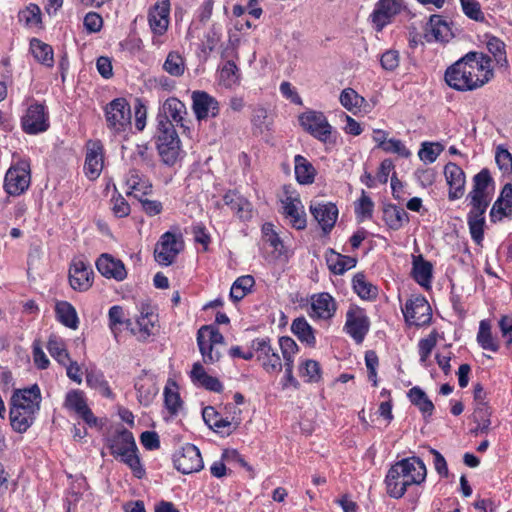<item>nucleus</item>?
Here are the masks:
<instances>
[{
    "instance_id": "obj_1",
    "label": "nucleus",
    "mask_w": 512,
    "mask_h": 512,
    "mask_svg": "<svg viewBox=\"0 0 512 512\" xmlns=\"http://www.w3.org/2000/svg\"><path fill=\"white\" fill-rule=\"evenodd\" d=\"M493 77L491 58L482 52H469L445 71L447 85L467 92L482 87Z\"/></svg>"
},
{
    "instance_id": "obj_2",
    "label": "nucleus",
    "mask_w": 512,
    "mask_h": 512,
    "mask_svg": "<svg viewBox=\"0 0 512 512\" xmlns=\"http://www.w3.org/2000/svg\"><path fill=\"white\" fill-rule=\"evenodd\" d=\"M426 475V466L420 458L402 459L396 462L386 475L387 493L390 497L399 499L404 496L409 486L424 482Z\"/></svg>"
},
{
    "instance_id": "obj_3",
    "label": "nucleus",
    "mask_w": 512,
    "mask_h": 512,
    "mask_svg": "<svg viewBox=\"0 0 512 512\" xmlns=\"http://www.w3.org/2000/svg\"><path fill=\"white\" fill-rule=\"evenodd\" d=\"M155 142L162 161L174 165L181 152V142L172 122L157 120Z\"/></svg>"
},
{
    "instance_id": "obj_4",
    "label": "nucleus",
    "mask_w": 512,
    "mask_h": 512,
    "mask_svg": "<svg viewBox=\"0 0 512 512\" xmlns=\"http://www.w3.org/2000/svg\"><path fill=\"white\" fill-rule=\"evenodd\" d=\"M301 127L324 144L336 143V132L323 112L308 110L299 115Z\"/></svg>"
},
{
    "instance_id": "obj_5",
    "label": "nucleus",
    "mask_w": 512,
    "mask_h": 512,
    "mask_svg": "<svg viewBox=\"0 0 512 512\" xmlns=\"http://www.w3.org/2000/svg\"><path fill=\"white\" fill-rule=\"evenodd\" d=\"M104 114L113 135L124 133L131 126L132 112L126 98H114L105 106Z\"/></svg>"
},
{
    "instance_id": "obj_6",
    "label": "nucleus",
    "mask_w": 512,
    "mask_h": 512,
    "mask_svg": "<svg viewBox=\"0 0 512 512\" xmlns=\"http://www.w3.org/2000/svg\"><path fill=\"white\" fill-rule=\"evenodd\" d=\"M223 343V335L212 325L202 326L197 332V344L205 363L219 361L221 352L217 346L223 345Z\"/></svg>"
},
{
    "instance_id": "obj_7",
    "label": "nucleus",
    "mask_w": 512,
    "mask_h": 512,
    "mask_svg": "<svg viewBox=\"0 0 512 512\" xmlns=\"http://www.w3.org/2000/svg\"><path fill=\"white\" fill-rule=\"evenodd\" d=\"M30 182V164L21 160L12 165L6 172L4 189L9 195L19 196L29 188Z\"/></svg>"
},
{
    "instance_id": "obj_8",
    "label": "nucleus",
    "mask_w": 512,
    "mask_h": 512,
    "mask_svg": "<svg viewBox=\"0 0 512 512\" xmlns=\"http://www.w3.org/2000/svg\"><path fill=\"white\" fill-rule=\"evenodd\" d=\"M183 248L184 243L181 236H177L171 232H165L155 246V260L162 266H169L174 263Z\"/></svg>"
},
{
    "instance_id": "obj_9",
    "label": "nucleus",
    "mask_w": 512,
    "mask_h": 512,
    "mask_svg": "<svg viewBox=\"0 0 512 512\" xmlns=\"http://www.w3.org/2000/svg\"><path fill=\"white\" fill-rule=\"evenodd\" d=\"M370 328V320L364 309L351 306L346 313L344 331L357 343L363 342Z\"/></svg>"
},
{
    "instance_id": "obj_10",
    "label": "nucleus",
    "mask_w": 512,
    "mask_h": 512,
    "mask_svg": "<svg viewBox=\"0 0 512 512\" xmlns=\"http://www.w3.org/2000/svg\"><path fill=\"white\" fill-rule=\"evenodd\" d=\"M252 350L255 351L258 361L268 373H276L282 370V363L279 354L272 348L267 338H257L252 341Z\"/></svg>"
},
{
    "instance_id": "obj_11",
    "label": "nucleus",
    "mask_w": 512,
    "mask_h": 512,
    "mask_svg": "<svg viewBox=\"0 0 512 512\" xmlns=\"http://www.w3.org/2000/svg\"><path fill=\"white\" fill-rule=\"evenodd\" d=\"M402 312L405 321L410 325L423 326L429 324L432 318L431 307L422 296L409 299Z\"/></svg>"
},
{
    "instance_id": "obj_12",
    "label": "nucleus",
    "mask_w": 512,
    "mask_h": 512,
    "mask_svg": "<svg viewBox=\"0 0 512 512\" xmlns=\"http://www.w3.org/2000/svg\"><path fill=\"white\" fill-rule=\"evenodd\" d=\"M174 466L183 474L198 472L203 468L199 449L193 444H186L174 455Z\"/></svg>"
},
{
    "instance_id": "obj_13",
    "label": "nucleus",
    "mask_w": 512,
    "mask_h": 512,
    "mask_svg": "<svg viewBox=\"0 0 512 512\" xmlns=\"http://www.w3.org/2000/svg\"><path fill=\"white\" fill-rule=\"evenodd\" d=\"M130 331L142 341L156 335L159 331L158 315L149 306H143L135 323L132 322Z\"/></svg>"
},
{
    "instance_id": "obj_14",
    "label": "nucleus",
    "mask_w": 512,
    "mask_h": 512,
    "mask_svg": "<svg viewBox=\"0 0 512 512\" xmlns=\"http://www.w3.org/2000/svg\"><path fill=\"white\" fill-rule=\"evenodd\" d=\"M93 270L89 263L81 258H74L69 268V283L76 291H87L93 284Z\"/></svg>"
},
{
    "instance_id": "obj_15",
    "label": "nucleus",
    "mask_w": 512,
    "mask_h": 512,
    "mask_svg": "<svg viewBox=\"0 0 512 512\" xmlns=\"http://www.w3.org/2000/svg\"><path fill=\"white\" fill-rule=\"evenodd\" d=\"M64 407L77 414L90 427L97 425V418L89 408L83 391L74 389L67 392Z\"/></svg>"
},
{
    "instance_id": "obj_16",
    "label": "nucleus",
    "mask_w": 512,
    "mask_h": 512,
    "mask_svg": "<svg viewBox=\"0 0 512 512\" xmlns=\"http://www.w3.org/2000/svg\"><path fill=\"white\" fill-rule=\"evenodd\" d=\"M104 165V147L100 140H88L86 143V157L84 170L86 176L91 179H97Z\"/></svg>"
},
{
    "instance_id": "obj_17",
    "label": "nucleus",
    "mask_w": 512,
    "mask_h": 512,
    "mask_svg": "<svg viewBox=\"0 0 512 512\" xmlns=\"http://www.w3.org/2000/svg\"><path fill=\"white\" fill-rule=\"evenodd\" d=\"M337 311L335 299L327 292L313 294L310 299L309 316L312 319L328 321Z\"/></svg>"
},
{
    "instance_id": "obj_18",
    "label": "nucleus",
    "mask_w": 512,
    "mask_h": 512,
    "mask_svg": "<svg viewBox=\"0 0 512 512\" xmlns=\"http://www.w3.org/2000/svg\"><path fill=\"white\" fill-rule=\"evenodd\" d=\"M48 117L42 104L29 106L22 118V128L28 134H37L48 129Z\"/></svg>"
},
{
    "instance_id": "obj_19",
    "label": "nucleus",
    "mask_w": 512,
    "mask_h": 512,
    "mask_svg": "<svg viewBox=\"0 0 512 512\" xmlns=\"http://www.w3.org/2000/svg\"><path fill=\"white\" fill-rule=\"evenodd\" d=\"M186 116V106L179 98H166L159 110L156 120L172 122L175 127L180 126L185 128L184 122Z\"/></svg>"
},
{
    "instance_id": "obj_20",
    "label": "nucleus",
    "mask_w": 512,
    "mask_h": 512,
    "mask_svg": "<svg viewBox=\"0 0 512 512\" xmlns=\"http://www.w3.org/2000/svg\"><path fill=\"white\" fill-rule=\"evenodd\" d=\"M400 11L401 3L398 0H379L371 14L375 29L381 31Z\"/></svg>"
},
{
    "instance_id": "obj_21",
    "label": "nucleus",
    "mask_w": 512,
    "mask_h": 512,
    "mask_svg": "<svg viewBox=\"0 0 512 512\" xmlns=\"http://www.w3.org/2000/svg\"><path fill=\"white\" fill-rule=\"evenodd\" d=\"M310 212L324 234H328L335 226L338 218V208L335 204L314 202L310 205Z\"/></svg>"
},
{
    "instance_id": "obj_22",
    "label": "nucleus",
    "mask_w": 512,
    "mask_h": 512,
    "mask_svg": "<svg viewBox=\"0 0 512 512\" xmlns=\"http://www.w3.org/2000/svg\"><path fill=\"white\" fill-rule=\"evenodd\" d=\"M444 175L449 186V200L460 199L465 192L466 180L464 171L457 164L449 162L444 167Z\"/></svg>"
},
{
    "instance_id": "obj_23",
    "label": "nucleus",
    "mask_w": 512,
    "mask_h": 512,
    "mask_svg": "<svg viewBox=\"0 0 512 512\" xmlns=\"http://www.w3.org/2000/svg\"><path fill=\"white\" fill-rule=\"evenodd\" d=\"M170 2L159 0L150 9L148 21L152 32L155 35H164L169 26Z\"/></svg>"
},
{
    "instance_id": "obj_24",
    "label": "nucleus",
    "mask_w": 512,
    "mask_h": 512,
    "mask_svg": "<svg viewBox=\"0 0 512 512\" xmlns=\"http://www.w3.org/2000/svg\"><path fill=\"white\" fill-rule=\"evenodd\" d=\"M96 267L99 273L108 279L123 281L127 277V271L123 262L107 253L99 256L96 261Z\"/></svg>"
},
{
    "instance_id": "obj_25",
    "label": "nucleus",
    "mask_w": 512,
    "mask_h": 512,
    "mask_svg": "<svg viewBox=\"0 0 512 512\" xmlns=\"http://www.w3.org/2000/svg\"><path fill=\"white\" fill-rule=\"evenodd\" d=\"M41 392L38 385L34 384L30 388L17 390L12 398L11 405L37 413L40 409Z\"/></svg>"
},
{
    "instance_id": "obj_26",
    "label": "nucleus",
    "mask_w": 512,
    "mask_h": 512,
    "mask_svg": "<svg viewBox=\"0 0 512 512\" xmlns=\"http://www.w3.org/2000/svg\"><path fill=\"white\" fill-rule=\"evenodd\" d=\"M283 203V213L289 219L290 224L297 230L306 227V214L301 200L297 197L287 196Z\"/></svg>"
},
{
    "instance_id": "obj_27",
    "label": "nucleus",
    "mask_w": 512,
    "mask_h": 512,
    "mask_svg": "<svg viewBox=\"0 0 512 512\" xmlns=\"http://www.w3.org/2000/svg\"><path fill=\"white\" fill-rule=\"evenodd\" d=\"M504 217L512 218V184L507 183L501 190L500 196L494 202L490 218L492 222L501 221Z\"/></svg>"
},
{
    "instance_id": "obj_28",
    "label": "nucleus",
    "mask_w": 512,
    "mask_h": 512,
    "mask_svg": "<svg viewBox=\"0 0 512 512\" xmlns=\"http://www.w3.org/2000/svg\"><path fill=\"white\" fill-rule=\"evenodd\" d=\"M127 194L135 198L144 197L151 192L152 186L138 170L130 169L125 177Z\"/></svg>"
},
{
    "instance_id": "obj_29",
    "label": "nucleus",
    "mask_w": 512,
    "mask_h": 512,
    "mask_svg": "<svg viewBox=\"0 0 512 512\" xmlns=\"http://www.w3.org/2000/svg\"><path fill=\"white\" fill-rule=\"evenodd\" d=\"M190 377L195 385L203 387L209 391L220 393L223 390L222 383L216 377L208 375L202 364L199 362L193 365Z\"/></svg>"
},
{
    "instance_id": "obj_30",
    "label": "nucleus",
    "mask_w": 512,
    "mask_h": 512,
    "mask_svg": "<svg viewBox=\"0 0 512 512\" xmlns=\"http://www.w3.org/2000/svg\"><path fill=\"white\" fill-rule=\"evenodd\" d=\"M136 446L133 434L126 429H123L113 436L109 440L108 445L111 455L115 458L124 455L123 453L129 452L131 449H136Z\"/></svg>"
},
{
    "instance_id": "obj_31",
    "label": "nucleus",
    "mask_w": 512,
    "mask_h": 512,
    "mask_svg": "<svg viewBox=\"0 0 512 512\" xmlns=\"http://www.w3.org/2000/svg\"><path fill=\"white\" fill-rule=\"evenodd\" d=\"M325 257L329 270L337 275H342L346 271L354 268L357 264L356 258L342 255L333 249H329Z\"/></svg>"
},
{
    "instance_id": "obj_32",
    "label": "nucleus",
    "mask_w": 512,
    "mask_h": 512,
    "mask_svg": "<svg viewBox=\"0 0 512 512\" xmlns=\"http://www.w3.org/2000/svg\"><path fill=\"white\" fill-rule=\"evenodd\" d=\"M291 331L301 343H304L312 348L315 347V330L308 323L305 317H298L294 319L291 324Z\"/></svg>"
},
{
    "instance_id": "obj_33",
    "label": "nucleus",
    "mask_w": 512,
    "mask_h": 512,
    "mask_svg": "<svg viewBox=\"0 0 512 512\" xmlns=\"http://www.w3.org/2000/svg\"><path fill=\"white\" fill-rule=\"evenodd\" d=\"M57 320L64 326L76 330L79 326V318L74 306L67 301H58L55 305Z\"/></svg>"
},
{
    "instance_id": "obj_34",
    "label": "nucleus",
    "mask_w": 512,
    "mask_h": 512,
    "mask_svg": "<svg viewBox=\"0 0 512 512\" xmlns=\"http://www.w3.org/2000/svg\"><path fill=\"white\" fill-rule=\"evenodd\" d=\"M35 414L32 411L26 410L23 407L11 405L10 408V421L12 428L20 433L25 432L34 422Z\"/></svg>"
},
{
    "instance_id": "obj_35",
    "label": "nucleus",
    "mask_w": 512,
    "mask_h": 512,
    "mask_svg": "<svg viewBox=\"0 0 512 512\" xmlns=\"http://www.w3.org/2000/svg\"><path fill=\"white\" fill-rule=\"evenodd\" d=\"M294 165L295 177L299 184L308 185L314 182L316 169L304 156L296 155Z\"/></svg>"
},
{
    "instance_id": "obj_36",
    "label": "nucleus",
    "mask_w": 512,
    "mask_h": 512,
    "mask_svg": "<svg viewBox=\"0 0 512 512\" xmlns=\"http://www.w3.org/2000/svg\"><path fill=\"white\" fill-rule=\"evenodd\" d=\"M343 107L354 115L364 116L376 106V98H339Z\"/></svg>"
},
{
    "instance_id": "obj_37",
    "label": "nucleus",
    "mask_w": 512,
    "mask_h": 512,
    "mask_svg": "<svg viewBox=\"0 0 512 512\" xmlns=\"http://www.w3.org/2000/svg\"><path fill=\"white\" fill-rule=\"evenodd\" d=\"M412 274L419 285L427 287L432 279V264L424 260L421 255L414 257Z\"/></svg>"
},
{
    "instance_id": "obj_38",
    "label": "nucleus",
    "mask_w": 512,
    "mask_h": 512,
    "mask_svg": "<svg viewBox=\"0 0 512 512\" xmlns=\"http://www.w3.org/2000/svg\"><path fill=\"white\" fill-rule=\"evenodd\" d=\"M108 320H109V328L113 335L117 337L121 332V327L123 325L126 326L127 329L130 330L132 326L131 319L126 317L123 307L119 305L112 306L108 311Z\"/></svg>"
},
{
    "instance_id": "obj_39",
    "label": "nucleus",
    "mask_w": 512,
    "mask_h": 512,
    "mask_svg": "<svg viewBox=\"0 0 512 512\" xmlns=\"http://www.w3.org/2000/svg\"><path fill=\"white\" fill-rule=\"evenodd\" d=\"M193 109L199 120L209 116L215 117L219 112L218 102L215 98H193Z\"/></svg>"
},
{
    "instance_id": "obj_40",
    "label": "nucleus",
    "mask_w": 512,
    "mask_h": 512,
    "mask_svg": "<svg viewBox=\"0 0 512 512\" xmlns=\"http://www.w3.org/2000/svg\"><path fill=\"white\" fill-rule=\"evenodd\" d=\"M407 219L406 211L396 205H388L383 210V220L390 229H400Z\"/></svg>"
},
{
    "instance_id": "obj_41",
    "label": "nucleus",
    "mask_w": 512,
    "mask_h": 512,
    "mask_svg": "<svg viewBox=\"0 0 512 512\" xmlns=\"http://www.w3.org/2000/svg\"><path fill=\"white\" fill-rule=\"evenodd\" d=\"M30 48L35 59L41 64L52 67L54 64L53 49L50 45L42 42L39 39H32Z\"/></svg>"
},
{
    "instance_id": "obj_42",
    "label": "nucleus",
    "mask_w": 512,
    "mask_h": 512,
    "mask_svg": "<svg viewBox=\"0 0 512 512\" xmlns=\"http://www.w3.org/2000/svg\"><path fill=\"white\" fill-rule=\"evenodd\" d=\"M228 408L233 409V415H232L231 419L229 420L227 417L224 418V417L220 416V418L216 422V425H214L211 428L217 433L230 435L241 424V418H240L241 410L237 409L234 406H231L230 404L226 405V409H228Z\"/></svg>"
},
{
    "instance_id": "obj_43",
    "label": "nucleus",
    "mask_w": 512,
    "mask_h": 512,
    "mask_svg": "<svg viewBox=\"0 0 512 512\" xmlns=\"http://www.w3.org/2000/svg\"><path fill=\"white\" fill-rule=\"evenodd\" d=\"M408 397L413 405L418 407L424 416H431L434 411V404L427 394L418 386L411 388Z\"/></svg>"
},
{
    "instance_id": "obj_44",
    "label": "nucleus",
    "mask_w": 512,
    "mask_h": 512,
    "mask_svg": "<svg viewBox=\"0 0 512 512\" xmlns=\"http://www.w3.org/2000/svg\"><path fill=\"white\" fill-rule=\"evenodd\" d=\"M255 280L251 275H243L238 277L232 284L230 297L233 301L242 300L252 289Z\"/></svg>"
},
{
    "instance_id": "obj_45",
    "label": "nucleus",
    "mask_w": 512,
    "mask_h": 512,
    "mask_svg": "<svg viewBox=\"0 0 512 512\" xmlns=\"http://www.w3.org/2000/svg\"><path fill=\"white\" fill-rule=\"evenodd\" d=\"M428 31L436 41H447L451 35V29L448 23L439 15H432L430 17Z\"/></svg>"
},
{
    "instance_id": "obj_46",
    "label": "nucleus",
    "mask_w": 512,
    "mask_h": 512,
    "mask_svg": "<svg viewBox=\"0 0 512 512\" xmlns=\"http://www.w3.org/2000/svg\"><path fill=\"white\" fill-rule=\"evenodd\" d=\"M352 282L355 293L362 299H372L377 296V288L366 280L364 274H356Z\"/></svg>"
},
{
    "instance_id": "obj_47",
    "label": "nucleus",
    "mask_w": 512,
    "mask_h": 512,
    "mask_svg": "<svg viewBox=\"0 0 512 512\" xmlns=\"http://www.w3.org/2000/svg\"><path fill=\"white\" fill-rule=\"evenodd\" d=\"M47 349L50 355L60 364L66 365L69 360V354L65 348L64 341L55 335L49 337Z\"/></svg>"
},
{
    "instance_id": "obj_48",
    "label": "nucleus",
    "mask_w": 512,
    "mask_h": 512,
    "mask_svg": "<svg viewBox=\"0 0 512 512\" xmlns=\"http://www.w3.org/2000/svg\"><path fill=\"white\" fill-rule=\"evenodd\" d=\"M477 341L484 350L497 352L499 349L498 344L492 336L490 325L485 320L480 322Z\"/></svg>"
},
{
    "instance_id": "obj_49",
    "label": "nucleus",
    "mask_w": 512,
    "mask_h": 512,
    "mask_svg": "<svg viewBox=\"0 0 512 512\" xmlns=\"http://www.w3.org/2000/svg\"><path fill=\"white\" fill-rule=\"evenodd\" d=\"M487 49L493 55L494 60L501 67L508 66L506 56L505 43L497 37H489L487 41Z\"/></svg>"
},
{
    "instance_id": "obj_50",
    "label": "nucleus",
    "mask_w": 512,
    "mask_h": 512,
    "mask_svg": "<svg viewBox=\"0 0 512 512\" xmlns=\"http://www.w3.org/2000/svg\"><path fill=\"white\" fill-rule=\"evenodd\" d=\"M164 402L166 408L171 414H176L179 411L182 401L180 399L176 383L172 382L171 384L165 386Z\"/></svg>"
},
{
    "instance_id": "obj_51",
    "label": "nucleus",
    "mask_w": 512,
    "mask_h": 512,
    "mask_svg": "<svg viewBox=\"0 0 512 512\" xmlns=\"http://www.w3.org/2000/svg\"><path fill=\"white\" fill-rule=\"evenodd\" d=\"M123 454L118 458L131 469L135 477L141 479L145 475V469L141 464L138 449H131V451Z\"/></svg>"
},
{
    "instance_id": "obj_52",
    "label": "nucleus",
    "mask_w": 512,
    "mask_h": 512,
    "mask_svg": "<svg viewBox=\"0 0 512 512\" xmlns=\"http://www.w3.org/2000/svg\"><path fill=\"white\" fill-rule=\"evenodd\" d=\"M163 69L172 76H181L185 71V62L178 52H170L163 64Z\"/></svg>"
},
{
    "instance_id": "obj_53",
    "label": "nucleus",
    "mask_w": 512,
    "mask_h": 512,
    "mask_svg": "<svg viewBox=\"0 0 512 512\" xmlns=\"http://www.w3.org/2000/svg\"><path fill=\"white\" fill-rule=\"evenodd\" d=\"M444 146L439 142H423L418 152L421 161L425 163H433L443 151Z\"/></svg>"
},
{
    "instance_id": "obj_54",
    "label": "nucleus",
    "mask_w": 512,
    "mask_h": 512,
    "mask_svg": "<svg viewBox=\"0 0 512 512\" xmlns=\"http://www.w3.org/2000/svg\"><path fill=\"white\" fill-rule=\"evenodd\" d=\"M471 210L467 217H484L490 199L488 195H480L477 193H469Z\"/></svg>"
},
{
    "instance_id": "obj_55",
    "label": "nucleus",
    "mask_w": 512,
    "mask_h": 512,
    "mask_svg": "<svg viewBox=\"0 0 512 512\" xmlns=\"http://www.w3.org/2000/svg\"><path fill=\"white\" fill-rule=\"evenodd\" d=\"M138 401L148 406L157 394V388L150 381H138L135 384Z\"/></svg>"
},
{
    "instance_id": "obj_56",
    "label": "nucleus",
    "mask_w": 512,
    "mask_h": 512,
    "mask_svg": "<svg viewBox=\"0 0 512 512\" xmlns=\"http://www.w3.org/2000/svg\"><path fill=\"white\" fill-rule=\"evenodd\" d=\"M263 239L268 243L278 255H282L284 251V244L279 235L275 232L274 226L271 223H265L262 226Z\"/></svg>"
},
{
    "instance_id": "obj_57",
    "label": "nucleus",
    "mask_w": 512,
    "mask_h": 512,
    "mask_svg": "<svg viewBox=\"0 0 512 512\" xmlns=\"http://www.w3.org/2000/svg\"><path fill=\"white\" fill-rule=\"evenodd\" d=\"M300 375L306 378L307 382H319L322 377L320 364L315 360H306L300 366Z\"/></svg>"
},
{
    "instance_id": "obj_58",
    "label": "nucleus",
    "mask_w": 512,
    "mask_h": 512,
    "mask_svg": "<svg viewBox=\"0 0 512 512\" xmlns=\"http://www.w3.org/2000/svg\"><path fill=\"white\" fill-rule=\"evenodd\" d=\"M374 203L372 199L362 191V195L355 206V213L359 221L370 219L373 214Z\"/></svg>"
},
{
    "instance_id": "obj_59",
    "label": "nucleus",
    "mask_w": 512,
    "mask_h": 512,
    "mask_svg": "<svg viewBox=\"0 0 512 512\" xmlns=\"http://www.w3.org/2000/svg\"><path fill=\"white\" fill-rule=\"evenodd\" d=\"M467 223L472 240L482 245L484 239L485 217H467Z\"/></svg>"
},
{
    "instance_id": "obj_60",
    "label": "nucleus",
    "mask_w": 512,
    "mask_h": 512,
    "mask_svg": "<svg viewBox=\"0 0 512 512\" xmlns=\"http://www.w3.org/2000/svg\"><path fill=\"white\" fill-rule=\"evenodd\" d=\"M464 14L470 19L482 22L485 16L481 10L480 3L477 0H460Z\"/></svg>"
},
{
    "instance_id": "obj_61",
    "label": "nucleus",
    "mask_w": 512,
    "mask_h": 512,
    "mask_svg": "<svg viewBox=\"0 0 512 512\" xmlns=\"http://www.w3.org/2000/svg\"><path fill=\"white\" fill-rule=\"evenodd\" d=\"M279 346L283 355L284 364L294 363V357L298 352V345L291 337H281Z\"/></svg>"
},
{
    "instance_id": "obj_62",
    "label": "nucleus",
    "mask_w": 512,
    "mask_h": 512,
    "mask_svg": "<svg viewBox=\"0 0 512 512\" xmlns=\"http://www.w3.org/2000/svg\"><path fill=\"white\" fill-rule=\"evenodd\" d=\"M492 181L490 172L487 169H482L473 178V189L470 193H477L480 195H488L486 190Z\"/></svg>"
},
{
    "instance_id": "obj_63",
    "label": "nucleus",
    "mask_w": 512,
    "mask_h": 512,
    "mask_svg": "<svg viewBox=\"0 0 512 512\" xmlns=\"http://www.w3.org/2000/svg\"><path fill=\"white\" fill-rule=\"evenodd\" d=\"M382 150L386 153L397 154L402 158H409L411 156V151L405 146V144L401 140L395 138H390Z\"/></svg>"
},
{
    "instance_id": "obj_64",
    "label": "nucleus",
    "mask_w": 512,
    "mask_h": 512,
    "mask_svg": "<svg viewBox=\"0 0 512 512\" xmlns=\"http://www.w3.org/2000/svg\"><path fill=\"white\" fill-rule=\"evenodd\" d=\"M495 161L503 173L512 172V155L507 149L498 147L495 153Z\"/></svg>"
}]
</instances>
